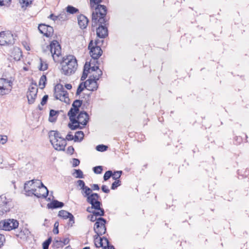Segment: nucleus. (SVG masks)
I'll list each match as a JSON object with an SVG mask.
<instances>
[{
    "label": "nucleus",
    "instance_id": "obj_1",
    "mask_svg": "<svg viewBox=\"0 0 249 249\" xmlns=\"http://www.w3.org/2000/svg\"><path fill=\"white\" fill-rule=\"evenodd\" d=\"M61 72L65 75H71L76 71L78 67L77 60L72 55H67L63 58L60 62Z\"/></svg>",
    "mask_w": 249,
    "mask_h": 249
},
{
    "label": "nucleus",
    "instance_id": "obj_2",
    "mask_svg": "<svg viewBox=\"0 0 249 249\" xmlns=\"http://www.w3.org/2000/svg\"><path fill=\"white\" fill-rule=\"evenodd\" d=\"M50 141L54 148L58 151L64 150L67 144L66 140L61 137L57 131L51 130L49 132Z\"/></svg>",
    "mask_w": 249,
    "mask_h": 249
},
{
    "label": "nucleus",
    "instance_id": "obj_3",
    "mask_svg": "<svg viewBox=\"0 0 249 249\" xmlns=\"http://www.w3.org/2000/svg\"><path fill=\"white\" fill-rule=\"evenodd\" d=\"M100 198L99 195L97 193H92L87 198V201L93 207H95V210H97V213H95L97 215L103 216L105 212L103 209L101 208L102 203L99 201Z\"/></svg>",
    "mask_w": 249,
    "mask_h": 249
},
{
    "label": "nucleus",
    "instance_id": "obj_4",
    "mask_svg": "<svg viewBox=\"0 0 249 249\" xmlns=\"http://www.w3.org/2000/svg\"><path fill=\"white\" fill-rule=\"evenodd\" d=\"M53 95L56 100L69 103L70 99L68 97V93L62 85L57 84L55 86Z\"/></svg>",
    "mask_w": 249,
    "mask_h": 249
},
{
    "label": "nucleus",
    "instance_id": "obj_5",
    "mask_svg": "<svg viewBox=\"0 0 249 249\" xmlns=\"http://www.w3.org/2000/svg\"><path fill=\"white\" fill-rule=\"evenodd\" d=\"M89 119L88 113L84 111H81L79 114L77 118L75 117L76 122L74 124H69V126L71 130H75L79 128V124H81L83 125L87 124Z\"/></svg>",
    "mask_w": 249,
    "mask_h": 249
},
{
    "label": "nucleus",
    "instance_id": "obj_6",
    "mask_svg": "<svg viewBox=\"0 0 249 249\" xmlns=\"http://www.w3.org/2000/svg\"><path fill=\"white\" fill-rule=\"evenodd\" d=\"M93 45V41L91 40L88 46V48L90 50V54L92 58L97 59L102 54V50L100 47L98 45L99 42L96 40Z\"/></svg>",
    "mask_w": 249,
    "mask_h": 249
},
{
    "label": "nucleus",
    "instance_id": "obj_7",
    "mask_svg": "<svg viewBox=\"0 0 249 249\" xmlns=\"http://www.w3.org/2000/svg\"><path fill=\"white\" fill-rule=\"evenodd\" d=\"M94 9L95 11H93L92 14V26H95L97 24L99 15L100 16H106L107 11L106 7L103 5H97Z\"/></svg>",
    "mask_w": 249,
    "mask_h": 249
},
{
    "label": "nucleus",
    "instance_id": "obj_8",
    "mask_svg": "<svg viewBox=\"0 0 249 249\" xmlns=\"http://www.w3.org/2000/svg\"><path fill=\"white\" fill-rule=\"evenodd\" d=\"M47 49L49 51L53 60L55 61V57H59L61 54V47L59 43L56 41H53L50 45L47 46Z\"/></svg>",
    "mask_w": 249,
    "mask_h": 249
},
{
    "label": "nucleus",
    "instance_id": "obj_9",
    "mask_svg": "<svg viewBox=\"0 0 249 249\" xmlns=\"http://www.w3.org/2000/svg\"><path fill=\"white\" fill-rule=\"evenodd\" d=\"M106 220L104 218L99 217L97 219L94 224V231L96 234H98V235H102L106 233Z\"/></svg>",
    "mask_w": 249,
    "mask_h": 249
},
{
    "label": "nucleus",
    "instance_id": "obj_10",
    "mask_svg": "<svg viewBox=\"0 0 249 249\" xmlns=\"http://www.w3.org/2000/svg\"><path fill=\"white\" fill-rule=\"evenodd\" d=\"M37 186L36 187V191L35 192V193H32V195H34L36 197H46L49 193L48 189L45 186L42 182L40 180L36 181Z\"/></svg>",
    "mask_w": 249,
    "mask_h": 249
},
{
    "label": "nucleus",
    "instance_id": "obj_11",
    "mask_svg": "<svg viewBox=\"0 0 249 249\" xmlns=\"http://www.w3.org/2000/svg\"><path fill=\"white\" fill-rule=\"evenodd\" d=\"M18 225V221L14 219H5L0 222V225L2 227L3 229L9 231L17 229Z\"/></svg>",
    "mask_w": 249,
    "mask_h": 249
},
{
    "label": "nucleus",
    "instance_id": "obj_12",
    "mask_svg": "<svg viewBox=\"0 0 249 249\" xmlns=\"http://www.w3.org/2000/svg\"><path fill=\"white\" fill-rule=\"evenodd\" d=\"M15 42L13 35L10 32L0 33V45H12Z\"/></svg>",
    "mask_w": 249,
    "mask_h": 249
},
{
    "label": "nucleus",
    "instance_id": "obj_13",
    "mask_svg": "<svg viewBox=\"0 0 249 249\" xmlns=\"http://www.w3.org/2000/svg\"><path fill=\"white\" fill-rule=\"evenodd\" d=\"M37 88L36 84H32L30 86L28 91L27 93V97L29 104H33L36 97Z\"/></svg>",
    "mask_w": 249,
    "mask_h": 249
},
{
    "label": "nucleus",
    "instance_id": "obj_14",
    "mask_svg": "<svg viewBox=\"0 0 249 249\" xmlns=\"http://www.w3.org/2000/svg\"><path fill=\"white\" fill-rule=\"evenodd\" d=\"M11 90L10 82L3 78L0 79V95L8 94Z\"/></svg>",
    "mask_w": 249,
    "mask_h": 249
},
{
    "label": "nucleus",
    "instance_id": "obj_15",
    "mask_svg": "<svg viewBox=\"0 0 249 249\" xmlns=\"http://www.w3.org/2000/svg\"><path fill=\"white\" fill-rule=\"evenodd\" d=\"M37 180L33 179L27 181L24 184V190L28 194V195H32L36 191V187L37 186L36 183Z\"/></svg>",
    "mask_w": 249,
    "mask_h": 249
},
{
    "label": "nucleus",
    "instance_id": "obj_16",
    "mask_svg": "<svg viewBox=\"0 0 249 249\" xmlns=\"http://www.w3.org/2000/svg\"><path fill=\"white\" fill-rule=\"evenodd\" d=\"M38 29L40 33L47 37L51 36L53 32V29L52 27L45 24H39Z\"/></svg>",
    "mask_w": 249,
    "mask_h": 249
},
{
    "label": "nucleus",
    "instance_id": "obj_17",
    "mask_svg": "<svg viewBox=\"0 0 249 249\" xmlns=\"http://www.w3.org/2000/svg\"><path fill=\"white\" fill-rule=\"evenodd\" d=\"M98 80L90 76L89 79L86 81V85L87 86V89L90 91H94L97 89L98 88L97 81Z\"/></svg>",
    "mask_w": 249,
    "mask_h": 249
},
{
    "label": "nucleus",
    "instance_id": "obj_18",
    "mask_svg": "<svg viewBox=\"0 0 249 249\" xmlns=\"http://www.w3.org/2000/svg\"><path fill=\"white\" fill-rule=\"evenodd\" d=\"M100 235H98V234H96L94 236V244L96 247H103L104 241H106V244H108L109 241L108 239L105 237L103 238L99 237Z\"/></svg>",
    "mask_w": 249,
    "mask_h": 249
},
{
    "label": "nucleus",
    "instance_id": "obj_19",
    "mask_svg": "<svg viewBox=\"0 0 249 249\" xmlns=\"http://www.w3.org/2000/svg\"><path fill=\"white\" fill-rule=\"evenodd\" d=\"M72 107L71 108L68 113V115L69 117L70 121L72 124H74L76 121L75 120V117L76 114L79 111V107L76 106H72Z\"/></svg>",
    "mask_w": 249,
    "mask_h": 249
},
{
    "label": "nucleus",
    "instance_id": "obj_20",
    "mask_svg": "<svg viewBox=\"0 0 249 249\" xmlns=\"http://www.w3.org/2000/svg\"><path fill=\"white\" fill-rule=\"evenodd\" d=\"M96 34L98 37L104 38L108 35L107 29L103 25H101L97 29Z\"/></svg>",
    "mask_w": 249,
    "mask_h": 249
},
{
    "label": "nucleus",
    "instance_id": "obj_21",
    "mask_svg": "<svg viewBox=\"0 0 249 249\" xmlns=\"http://www.w3.org/2000/svg\"><path fill=\"white\" fill-rule=\"evenodd\" d=\"M77 19L80 28L82 29L86 28L89 22L88 18L83 15H80L78 17Z\"/></svg>",
    "mask_w": 249,
    "mask_h": 249
},
{
    "label": "nucleus",
    "instance_id": "obj_22",
    "mask_svg": "<svg viewBox=\"0 0 249 249\" xmlns=\"http://www.w3.org/2000/svg\"><path fill=\"white\" fill-rule=\"evenodd\" d=\"M63 206L64 203L63 202H59L57 200H54L47 204L48 208L52 209L62 208Z\"/></svg>",
    "mask_w": 249,
    "mask_h": 249
},
{
    "label": "nucleus",
    "instance_id": "obj_23",
    "mask_svg": "<svg viewBox=\"0 0 249 249\" xmlns=\"http://www.w3.org/2000/svg\"><path fill=\"white\" fill-rule=\"evenodd\" d=\"M84 137V134L83 131H77L74 135V142H80L82 141Z\"/></svg>",
    "mask_w": 249,
    "mask_h": 249
},
{
    "label": "nucleus",
    "instance_id": "obj_24",
    "mask_svg": "<svg viewBox=\"0 0 249 249\" xmlns=\"http://www.w3.org/2000/svg\"><path fill=\"white\" fill-rule=\"evenodd\" d=\"M82 190V194L83 196L87 198L91 194L92 190L87 186H86Z\"/></svg>",
    "mask_w": 249,
    "mask_h": 249
},
{
    "label": "nucleus",
    "instance_id": "obj_25",
    "mask_svg": "<svg viewBox=\"0 0 249 249\" xmlns=\"http://www.w3.org/2000/svg\"><path fill=\"white\" fill-rule=\"evenodd\" d=\"M71 214H72L65 210H62L59 212L58 215L64 219H67L71 216Z\"/></svg>",
    "mask_w": 249,
    "mask_h": 249
},
{
    "label": "nucleus",
    "instance_id": "obj_26",
    "mask_svg": "<svg viewBox=\"0 0 249 249\" xmlns=\"http://www.w3.org/2000/svg\"><path fill=\"white\" fill-rule=\"evenodd\" d=\"M85 89H87V85H86V82L81 83L77 89L76 93V95H79Z\"/></svg>",
    "mask_w": 249,
    "mask_h": 249
},
{
    "label": "nucleus",
    "instance_id": "obj_27",
    "mask_svg": "<svg viewBox=\"0 0 249 249\" xmlns=\"http://www.w3.org/2000/svg\"><path fill=\"white\" fill-rule=\"evenodd\" d=\"M46 76L44 75H43L41 76L39 82V86L41 89H43L46 85Z\"/></svg>",
    "mask_w": 249,
    "mask_h": 249
},
{
    "label": "nucleus",
    "instance_id": "obj_28",
    "mask_svg": "<svg viewBox=\"0 0 249 249\" xmlns=\"http://www.w3.org/2000/svg\"><path fill=\"white\" fill-rule=\"evenodd\" d=\"M29 233V231L25 229L23 230H21L18 234H17V236L20 238H24L26 237V236H28Z\"/></svg>",
    "mask_w": 249,
    "mask_h": 249
},
{
    "label": "nucleus",
    "instance_id": "obj_29",
    "mask_svg": "<svg viewBox=\"0 0 249 249\" xmlns=\"http://www.w3.org/2000/svg\"><path fill=\"white\" fill-rule=\"evenodd\" d=\"M76 178H84V175L82 171L80 169H74V173L72 174Z\"/></svg>",
    "mask_w": 249,
    "mask_h": 249
},
{
    "label": "nucleus",
    "instance_id": "obj_30",
    "mask_svg": "<svg viewBox=\"0 0 249 249\" xmlns=\"http://www.w3.org/2000/svg\"><path fill=\"white\" fill-rule=\"evenodd\" d=\"M96 73L93 74L91 77L98 80L100 77L102 75V71L100 69H99L98 66H96Z\"/></svg>",
    "mask_w": 249,
    "mask_h": 249
},
{
    "label": "nucleus",
    "instance_id": "obj_31",
    "mask_svg": "<svg viewBox=\"0 0 249 249\" xmlns=\"http://www.w3.org/2000/svg\"><path fill=\"white\" fill-rule=\"evenodd\" d=\"M48 69V64L46 62L42 60L41 58H40V65L39 70L45 71Z\"/></svg>",
    "mask_w": 249,
    "mask_h": 249
},
{
    "label": "nucleus",
    "instance_id": "obj_32",
    "mask_svg": "<svg viewBox=\"0 0 249 249\" xmlns=\"http://www.w3.org/2000/svg\"><path fill=\"white\" fill-rule=\"evenodd\" d=\"M78 11V9H77L72 6L69 5L67 7V12L70 14H73L74 13H76Z\"/></svg>",
    "mask_w": 249,
    "mask_h": 249
},
{
    "label": "nucleus",
    "instance_id": "obj_33",
    "mask_svg": "<svg viewBox=\"0 0 249 249\" xmlns=\"http://www.w3.org/2000/svg\"><path fill=\"white\" fill-rule=\"evenodd\" d=\"M102 0H90V7L92 9L102 2Z\"/></svg>",
    "mask_w": 249,
    "mask_h": 249
},
{
    "label": "nucleus",
    "instance_id": "obj_34",
    "mask_svg": "<svg viewBox=\"0 0 249 249\" xmlns=\"http://www.w3.org/2000/svg\"><path fill=\"white\" fill-rule=\"evenodd\" d=\"M122 173V171L114 172V173H113V175L112 176L113 179H115V180H119L118 179L120 178Z\"/></svg>",
    "mask_w": 249,
    "mask_h": 249
},
{
    "label": "nucleus",
    "instance_id": "obj_35",
    "mask_svg": "<svg viewBox=\"0 0 249 249\" xmlns=\"http://www.w3.org/2000/svg\"><path fill=\"white\" fill-rule=\"evenodd\" d=\"M113 175V173L111 171L108 170L104 174V179L105 181L107 180L112 176Z\"/></svg>",
    "mask_w": 249,
    "mask_h": 249
},
{
    "label": "nucleus",
    "instance_id": "obj_36",
    "mask_svg": "<svg viewBox=\"0 0 249 249\" xmlns=\"http://www.w3.org/2000/svg\"><path fill=\"white\" fill-rule=\"evenodd\" d=\"M107 146L103 145V144H100L96 146V150L100 152H104L107 150Z\"/></svg>",
    "mask_w": 249,
    "mask_h": 249
},
{
    "label": "nucleus",
    "instance_id": "obj_37",
    "mask_svg": "<svg viewBox=\"0 0 249 249\" xmlns=\"http://www.w3.org/2000/svg\"><path fill=\"white\" fill-rule=\"evenodd\" d=\"M106 16H99V17L97 19V22H98L101 25H103V24H105V23L107 22V20L105 18Z\"/></svg>",
    "mask_w": 249,
    "mask_h": 249
},
{
    "label": "nucleus",
    "instance_id": "obj_38",
    "mask_svg": "<svg viewBox=\"0 0 249 249\" xmlns=\"http://www.w3.org/2000/svg\"><path fill=\"white\" fill-rule=\"evenodd\" d=\"M51 241H52L51 238H49L47 240H46L43 243V249H48L49 245L50 244Z\"/></svg>",
    "mask_w": 249,
    "mask_h": 249
},
{
    "label": "nucleus",
    "instance_id": "obj_39",
    "mask_svg": "<svg viewBox=\"0 0 249 249\" xmlns=\"http://www.w3.org/2000/svg\"><path fill=\"white\" fill-rule=\"evenodd\" d=\"M121 185V181L120 180H115L114 182L112 183L111 185V189L115 190L118 186Z\"/></svg>",
    "mask_w": 249,
    "mask_h": 249
},
{
    "label": "nucleus",
    "instance_id": "obj_40",
    "mask_svg": "<svg viewBox=\"0 0 249 249\" xmlns=\"http://www.w3.org/2000/svg\"><path fill=\"white\" fill-rule=\"evenodd\" d=\"M33 0H19L21 4L23 6H27L29 4L31 3Z\"/></svg>",
    "mask_w": 249,
    "mask_h": 249
},
{
    "label": "nucleus",
    "instance_id": "obj_41",
    "mask_svg": "<svg viewBox=\"0 0 249 249\" xmlns=\"http://www.w3.org/2000/svg\"><path fill=\"white\" fill-rule=\"evenodd\" d=\"M95 207H93V206L91 205V207H89L87 208V211L89 213H92V214H94V215H97L95 213H97V210L95 211Z\"/></svg>",
    "mask_w": 249,
    "mask_h": 249
},
{
    "label": "nucleus",
    "instance_id": "obj_42",
    "mask_svg": "<svg viewBox=\"0 0 249 249\" xmlns=\"http://www.w3.org/2000/svg\"><path fill=\"white\" fill-rule=\"evenodd\" d=\"M102 170L103 169L101 166H97L93 168V171L96 174H101Z\"/></svg>",
    "mask_w": 249,
    "mask_h": 249
},
{
    "label": "nucleus",
    "instance_id": "obj_43",
    "mask_svg": "<svg viewBox=\"0 0 249 249\" xmlns=\"http://www.w3.org/2000/svg\"><path fill=\"white\" fill-rule=\"evenodd\" d=\"M90 63L86 62L84 67V71L90 72Z\"/></svg>",
    "mask_w": 249,
    "mask_h": 249
},
{
    "label": "nucleus",
    "instance_id": "obj_44",
    "mask_svg": "<svg viewBox=\"0 0 249 249\" xmlns=\"http://www.w3.org/2000/svg\"><path fill=\"white\" fill-rule=\"evenodd\" d=\"M82 104V101L80 100H75L72 103V106H76L80 107Z\"/></svg>",
    "mask_w": 249,
    "mask_h": 249
},
{
    "label": "nucleus",
    "instance_id": "obj_45",
    "mask_svg": "<svg viewBox=\"0 0 249 249\" xmlns=\"http://www.w3.org/2000/svg\"><path fill=\"white\" fill-rule=\"evenodd\" d=\"M49 18H50L53 21H55V20H57V19L60 20L61 18H62L61 17V15L55 16L53 14H51L50 15Z\"/></svg>",
    "mask_w": 249,
    "mask_h": 249
},
{
    "label": "nucleus",
    "instance_id": "obj_46",
    "mask_svg": "<svg viewBox=\"0 0 249 249\" xmlns=\"http://www.w3.org/2000/svg\"><path fill=\"white\" fill-rule=\"evenodd\" d=\"M58 226H59V222L56 221L55 222L54 224V228L53 230V232L54 234H58L59 232L58 231Z\"/></svg>",
    "mask_w": 249,
    "mask_h": 249
},
{
    "label": "nucleus",
    "instance_id": "obj_47",
    "mask_svg": "<svg viewBox=\"0 0 249 249\" xmlns=\"http://www.w3.org/2000/svg\"><path fill=\"white\" fill-rule=\"evenodd\" d=\"M57 112L53 110V109H51L50 111V118H49V121L50 122H53V121L52 120V118L55 116L56 114H57Z\"/></svg>",
    "mask_w": 249,
    "mask_h": 249
},
{
    "label": "nucleus",
    "instance_id": "obj_48",
    "mask_svg": "<svg viewBox=\"0 0 249 249\" xmlns=\"http://www.w3.org/2000/svg\"><path fill=\"white\" fill-rule=\"evenodd\" d=\"M53 245L57 248L63 247L62 241L56 240L53 243Z\"/></svg>",
    "mask_w": 249,
    "mask_h": 249
},
{
    "label": "nucleus",
    "instance_id": "obj_49",
    "mask_svg": "<svg viewBox=\"0 0 249 249\" xmlns=\"http://www.w3.org/2000/svg\"><path fill=\"white\" fill-rule=\"evenodd\" d=\"M7 141V137L6 136H1L0 135V143L3 144Z\"/></svg>",
    "mask_w": 249,
    "mask_h": 249
},
{
    "label": "nucleus",
    "instance_id": "obj_50",
    "mask_svg": "<svg viewBox=\"0 0 249 249\" xmlns=\"http://www.w3.org/2000/svg\"><path fill=\"white\" fill-rule=\"evenodd\" d=\"M11 0H0V6H7Z\"/></svg>",
    "mask_w": 249,
    "mask_h": 249
},
{
    "label": "nucleus",
    "instance_id": "obj_51",
    "mask_svg": "<svg viewBox=\"0 0 249 249\" xmlns=\"http://www.w3.org/2000/svg\"><path fill=\"white\" fill-rule=\"evenodd\" d=\"M77 182L78 186L80 187L81 190H82L86 186L84 181L82 180H78Z\"/></svg>",
    "mask_w": 249,
    "mask_h": 249
},
{
    "label": "nucleus",
    "instance_id": "obj_52",
    "mask_svg": "<svg viewBox=\"0 0 249 249\" xmlns=\"http://www.w3.org/2000/svg\"><path fill=\"white\" fill-rule=\"evenodd\" d=\"M65 140L68 141H71L74 140V136H73L72 134H71V133H69L67 134V135L66 137V138L65 139Z\"/></svg>",
    "mask_w": 249,
    "mask_h": 249
},
{
    "label": "nucleus",
    "instance_id": "obj_53",
    "mask_svg": "<svg viewBox=\"0 0 249 249\" xmlns=\"http://www.w3.org/2000/svg\"><path fill=\"white\" fill-rule=\"evenodd\" d=\"M96 216H99L98 215H94V214L92 215H89L88 218L91 221H97V219L96 218Z\"/></svg>",
    "mask_w": 249,
    "mask_h": 249
},
{
    "label": "nucleus",
    "instance_id": "obj_54",
    "mask_svg": "<svg viewBox=\"0 0 249 249\" xmlns=\"http://www.w3.org/2000/svg\"><path fill=\"white\" fill-rule=\"evenodd\" d=\"M80 163V160L77 159H73L72 160V166L76 167Z\"/></svg>",
    "mask_w": 249,
    "mask_h": 249
},
{
    "label": "nucleus",
    "instance_id": "obj_55",
    "mask_svg": "<svg viewBox=\"0 0 249 249\" xmlns=\"http://www.w3.org/2000/svg\"><path fill=\"white\" fill-rule=\"evenodd\" d=\"M48 98V96L47 95H44L43 97L41 102V105L43 106L46 103Z\"/></svg>",
    "mask_w": 249,
    "mask_h": 249
},
{
    "label": "nucleus",
    "instance_id": "obj_56",
    "mask_svg": "<svg viewBox=\"0 0 249 249\" xmlns=\"http://www.w3.org/2000/svg\"><path fill=\"white\" fill-rule=\"evenodd\" d=\"M102 190L104 192V193H109V192H110V190L109 189L107 188V187L106 185H103L102 186Z\"/></svg>",
    "mask_w": 249,
    "mask_h": 249
},
{
    "label": "nucleus",
    "instance_id": "obj_57",
    "mask_svg": "<svg viewBox=\"0 0 249 249\" xmlns=\"http://www.w3.org/2000/svg\"><path fill=\"white\" fill-rule=\"evenodd\" d=\"M89 73V72H86V71H83L82 75L81 78V80L82 81H84L85 79H86V78L88 76V75Z\"/></svg>",
    "mask_w": 249,
    "mask_h": 249
},
{
    "label": "nucleus",
    "instance_id": "obj_58",
    "mask_svg": "<svg viewBox=\"0 0 249 249\" xmlns=\"http://www.w3.org/2000/svg\"><path fill=\"white\" fill-rule=\"evenodd\" d=\"M74 150V148L72 146H69L67 148V153L70 154H73Z\"/></svg>",
    "mask_w": 249,
    "mask_h": 249
},
{
    "label": "nucleus",
    "instance_id": "obj_59",
    "mask_svg": "<svg viewBox=\"0 0 249 249\" xmlns=\"http://www.w3.org/2000/svg\"><path fill=\"white\" fill-rule=\"evenodd\" d=\"M69 218V224L71 226L74 223V217L72 214H71V216L68 218Z\"/></svg>",
    "mask_w": 249,
    "mask_h": 249
},
{
    "label": "nucleus",
    "instance_id": "obj_60",
    "mask_svg": "<svg viewBox=\"0 0 249 249\" xmlns=\"http://www.w3.org/2000/svg\"><path fill=\"white\" fill-rule=\"evenodd\" d=\"M107 246H103L104 249H115L114 246L113 245H110L109 243L108 244H106Z\"/></svg>",
    "mask_w": 249,
    "mask_h": 249
},
{
    "label": "nucleus",
    "instance_id": "obj_61",
    "mask_svg": "<svg viewBox=\"0 0 249 249\" xmlns=\"http://www.w3.org/2000/svg\"><path fill=\"white\" fill-rule=\"evenodd\" d=\"M4 236L0 234V247L3 245V242L4 240Z\"/></svg>",
    "mask_w": 249,
    "mask_h": 249
},
{
    "label": "nucleus",
    "instance_id": "obj_62",
    "mask_svg": "<svg viewBox=\"0 0 249 249\" xmlns=\"http://www.w3.org/2000/svg\"><path fill=\"white\" fill-rule=\"evenodd\" d=\"M92 188L93 190H99V187L98 184H93L92 186Z\"/></svg>",
    "mask_w": 249,
    "mask_h": 249
},
{
    "label": "nucleus",
    "instance_id": "obj_63",
    "mask_svg": "<svg viewBox=\"0 0 249 249\" xmlns=\"http://www.w3.org/2000/svg\"><path fill=\"white\" fill-rule=\"evenodd\" d=\"M69 241L70 240H69V239L68 238L64 239L63 240V241H62L63 246L68 244L69 243Z\"/></svg>",
    "mask_w": 249,
    "mask_h": 249
},
{
    "label": "nucleus",
    "instance_id": "obj_64",
    "mask_svg": "<svg viewBox=\"0 0 249 249\" xmlns=\"http://www.w3.org/2000/svg\"><path fill=\"white\" fill-rule=\"evenodd\" d=\"M65 87L68 89H71L72 88V86L70 84H68L65 85Z\"/></svg>",
    "mask_w": 249,
    "mask_h": 249
}]
</instances>
